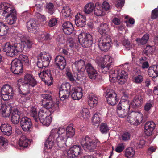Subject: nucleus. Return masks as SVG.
Here are the masks:
<instances>
[{
    "mask_svg": "<svg viewBox=\"0 0 158 158\" xmlns=\"http://www.w3.org/2000/svg\"><path fill=\"white\" fill-rule=\"evenodd\" d=\"M9 4L5 2L1 4V10L2 15L7 19V22L10 25L14 24L17 19L16 13L15 9L10 7Z\"/></svg>",
    "mask_w": 158,
    "mask_h": 158,
    "instance_id": "obj_1",
    "label": "nucleus"
},
{
    "mask_svg": "<svg viewBox=\"0 0 158 158\" xmlns=\"http://www.w3.org/2000/svg\"><path fill=\"white\" fill-rule=\"evenodd\" d=\"M110 80L113 82L116 80L120 84H124L128 78V74L125 71L114 70L110 71L109 74Z\"/></svg>",
    "mask_w": 158,
    "mask_h": 158,
    "instance_id": "obj_2",
    "label": "nucleus"
},
{
    "mask_svg": "<svg viewBox=\"0 0 158 158\" xmlns=\"http://www.w3.org/2000/svg\"><path fill=\"white\" fill-rule=\"evenodd\" d=\"M20 45L17 43L10 44L9 43H6L2 46V50L4 52L8 53V55L10 56H14L18 55Z\"/></svg>",
    "mask_w": 158,
    "mask_h": 158,
    "instance_id": "obj_3",
    "label": "nucleus"
},
{
    "mask_svg": "<svg viewBox=\"0 0 158 158\" xmlns=\"http://www.w3.org/2000/svg\"><path fill=\"white\" fill-rule=\"evenodd\" d=\"M51 59L50 54L44 52L40 53L38 58L37 65L40 68L47 67L49 65Z\"/></svg>",
    "mask_w": 158,
    "mask_h": 158,
    "instance_id": "obj_4",
    "label": "nucleus"
},
{
    "mask_svg": "<svg viewBox=\"0 0 158 158\" xmlns=\"http://www.w3.org/2000/svg\"><path fill=\"white\" fill-rule=\"evenodd\" d=\"M71 85L69 83L62 84L59 88V96L61 101L67 99L71 91Z\"/></svg>",
    "mask_w": 158,
    "mask_h": 158,
    "instance_id": "obj_5",
    "label": "nucleus"
},
{
    "mask_svg": "<svg viewBox=\"0 0 158 158\" xmlns=\"http://www.w3.org/2000/svg\"><path fill=\"white\" fill-rule=\"evenodd\" d=\"M143 117V114L141 112H133L128 115L127 120L131 124L138 125L142 122Z\"/></svg>",
    "mask_w": 158,
    "mask_h": 158,
    "instance_id": "obj_6",
    "label": "nucleus"
},
{
    "mask_svg": "<svg viewBox=\"0 0 158 158\" xmlns=\"http://www.w3.org/2000/svg\"><path fill=\"white\" fill-rule=\"evenodd\" d=\"M78 39L80 44L84 47H90L93 44L92 35L89 34H80Z\"/></svg>",
    "mask_w": 158,
    "mask_h": 158,
    "instance_id": "obj_7",
    "label": "nucleus"
},
{
    "mask_svg": "<svg viewBox=\"0 0 158 158\" xmlns=\"http://www.w3.org/2000/svg\"><path fill=\"white\" fill-rule=\"evenodd\" d=\"M13 96L11 87L8 84L4 85L1 89V97L5 101L11 99Z\"/></svg>",
    "mask_w": 158,
    "mask_h": 158,
    "instance_id": "obj_8",
    "label": "nucleus"
},
{
    "mask_svg": "<svg viewBox=\"0 0 158 158\" xmlns=\"http://www.w3.org/2000/svg\"><path fill=\"white\" fill-rule=\"evenodd\" d=\"M82 151L80 146L76 145L65 151L64 153L68 158H74L81 156L82 153Z\"/></svg>",
    "mask_w": 158,
    "mask_h": 158,
    "instance_id": "obj_9",
    "label": "nucleus"
},
{
    "mask_svg": "<svg viewBox=\"0 0 158 158\" xmlns=\"http://www.w3.org/2000/svg\"><path fill=\"white\" fill-rule=\"evenodd\" d=\"M112 43L110 36L106 35L102 37V40L99 41L98 46L101 50L106 51L110 49Z\"/></svg>",
    "mask_w": 158,
    "mask_h": 158,
    "instance_id": "obj_10",
    "label": "nucleus"
},
{
    "mask_svg": "<svg viewBox=\"0 0 158 158\" xmlns=\"http://www.w3.org/2000/svg\"><path fill=\"white\" fill-rule=\"evenodd\" d=\"M11 70L15 74H19L23 72L22 63L20 60L15 59L13 60L11 63Z\"/></svg>",
    "mask_w": 158,
    "mask_h": 158,
    "instance_id": "obj_11",
    "label": "nucleus"
},
{
    "mask_svg": "<svg viewBox=\"0 0 158 158\" xmlns=\"http://www.w3.org/2000/svg\"><path fill=\"white\" fill-rule=\"evenodd\" d=\"M105 96L108 103L111 105L116 104L118 100L117 98L116 94L112 89H107L106 92Z\"/></svg>",
    "mask_w": 158,
    "mask_h": 158,
    "instance_id": "obj_12",
    "label": "nucleus"
},
{
    "mask_svg": "<svg viewBox=\"0 0 158 158\" xmlns=\"http://www.w3.org/2000/svg\"><path fill=\"white\" fill-rule=\"evenodd\" d=\"M23 80V86L33 87L37 84V81L30 74H26L24 76Z\"/></svg>",
    "mask_w": 158,
    "mask_h": 158,
    "instance_id": "obj_13",
    "label": "nucleus"
},
{
    "mask_svg": "<svg viewBox=\"0 0 158 158\" xmlns=\"http://www.w3.org/2000/svg\"><path fill=\"white\" fill-rule=\"evenodd\" d=\"M113 61V59L108 55H104L102 57L98 56L96 58V61L98 65H112Z\"/></svg>",
    "mask_w": 158,
    "mask_h": 158,
    "instance_id": "obj_14",
    "label": "nucleus"
},
{
    "mask_svg": "<svg viewBox=\"0 0 158 158\" xmlns=\"http://www.w3.org/2000/svg\"><path fill=\"white\" fill-rule=\"evenodd\" d=\"M85 140V142L84 144L81 143L84 148L85 149L86 148L90 151H93L96 147L97 142L92 140L89 137H86Z\"/></svg>",
    "mask_w": 158,
    "mask_h": 158,
    "instance_id": "obj_15",
    "label": "nucleus"
},
{
    "mask_svg": "<svg viewBox=\"0 0 158 158\" xmlns=\"http://www.w3.org/2000/svg\"><path fill=\"white\" fill-rule=\"evenodd\" d=\"M20 123L22 129L25 131H29L32 126L31 120L27 117L22 118Z\"/></svg>",
    "mask_w": 158,
    "mask_h": 158,
    "instance_id": "obj_16",
    "label": "nucleus"
},
{
    "mask_svg": "<svg viewBox=\"0 0 158 158\" xmlns=\"http://www.w3.org/2000/svg\"><path fill=\"white\" fill-rule=\"evenodd\" d=\"M90 79H95L97 76V72L90 64L88 63L85 66V69Z\"/></svg>",
    "mask_w": 158,
    "mask_h": 158,
    "instance_id": "obj_17",
    "label": "nucleus"
},
{
    "mask_svg": "<svg viewBox=\"0 0 158 158\" xmlns=\"http://www.w3.org/2000/svg\"><path fill=\"white\" fill-rule=\"evenodd\" d=\"M33 44V42L28 38L22 40L21 43H17V44L20 45V49L19 50V52H22L24 49L26 50L30 49L31 47Z\"/></svg>",
    "mask_w": 158,
    "mask_h": 158,
    "instance_id": "obj_18",
    "label": "nucleus"
},
{
    "mask_svg": "<svg viewBox=\"0 0 158 158\" xmlns=\"http://www.w3.org/2000/svg\"><path fill=\"white\" fill-rule=\"evenodd\" d=\"M71 97L74 100H79L82 96V89L81 88H73L71 91Z\"/></svg>",
    "mask_w": 158,
    "mask_h": 158,
    "instance_id": "obj_19",
    "label": "nucleus"
},
{
    "mask_svg": "<svg viewBox=\"0 0 158 158\" xmlns=\"http://www.w3.org/2000/svg\"><path fill=\"white\" fill-rule=\"evenodd\" d=\"M75 22L76 25L79 27H83L86 24L85 17L80 13L75 16Z\"/></svg>",
    "mask_w": 158,
    "mask_h": 158,
    "instance_id": "obj_20",
    "label": "nucleus"
},
{
    "mask_svg": "<svg viewBox=\"0 0 158 158\" xmlns=\"http://www.w3.org/2000/svg\"><path fill=\"white\" fill-rule=\"evenodd\" d=\"M155 126V124L152 121H148L146 122L144 126V132L146 135L149 136L152 134Z\"/></svg>",
    "mask_w": 158,
    "mask_h": 158,
    "instance_id": "obj_21",
    "label": "nucleus"
},
{
    "mask_svg": "<svg viewBox=\"0 0 158 158\" xmlns=\"http://www.w3.org/2000/svg\"><path fill=\"white\" fill-rule=\"evenodd\" d=\"M56 64L60 69H64L66 65V61L64 57L58 55L55 58Z\"/></svg>",
    "mask_w": 158,
    "mask_h": 158,
    "instance_id": "obj_22",
    "label": "nucleus"
},
{
    "mask_svg": "<svg viewBox=\"0 0 158 158\" xmlns=\"http://www.w3.org/2000/svg\"><path fill=\"white\" fill-rule=\"evenodd\" d=\"M36 38L39 41H43L50 40L49 34L45 31H40L36 34Z\"/></svg>",
    "mask_w": 158,
    "mask_h": 158,
    "instance_id": "obj_23",
    "label": "nucleus"
},
{
    "mask_svg": "<svg viewBox=\"0 0 158 158\" xmlns=\"http://www.w3.org/2000/svg\"><path fill=\"white\" fill-rule=\"evenodd\" d=\"M39 77L43 81L52 80L50 71L49 70H43L38 73Z\"/></svg>",
    "mask_w": 158,
    "mask_h": 158,
    "instance_id": "obj_24",
    "label": "nucleus"
},
{
    "mask_svg": "<svg viewBox=\"0 0 158 158\" xmlns=\"http://www.w3.org/2000/svg\"><path fill=\"white\" fill-rule=\"evenodd\" d=\"M88 102L90 107H94L98 103V98L94 94L90 93L89 95Z\"/></svg>",
    "mask_w": 158,
    "mask_h": 158,
    "instance_id": "obj_25",
    "label": "nucleus"
},
{
    "mask_svg": "<svg viewBox=\"0 0 158 158\" xmlns=\"http://www.w3.org/2000/svg\"><path fill=\"white\" fill-rule=\"evenodd\" d=\"M12 127L8 124L6 123L2 124L1 125V131L4 135L9 136L12 133Z\"/></svg>",
    "mask_w": 158,
    "mask_h": 158,
    "instance_id": "obj_26",
    "label": "nucleus"
},
{
    "mask_svg": "<svg viewBox=\"0 0 158 158\" xmlns=\"http://www.w3.org/2000/svg\"><path fill=\"white\" fill-rule=\"evenodd\" d=\"M67 136H57L55 138V142L59 148H63L66 145V143L67 139Z\"/></svg>",
    "mask_w": 158,
    "mask_h": 158,
    "instance_id": "obj_27",
    "label": "nucleus"
},
{
    "mask_svg": "<svg viewBox=\"0 0 158 158\" xmlns=\"http://www.w3.org/2000/svg\"><path fill=\"white\" fill-rule=\"evenodd\" d=\"M54 132H52V134L50 133L49 136L47 139L45 143V147L47 149H50L52 148L54 145L55 142V137L53 136L52 134Z\"/></svg>",
    "mask_w": 158,
    "mask_h": 158,
    "instance_id": "obj_28",
    "label": "nucleus"
},
{
    "mask_svg": "<svg viewBox=\"0 0 158 158\" xmlns=\"http://www.w3.org/2000/svg\"><path fill=\"white\" fill-rule=\"evenodd\" d=\"M85 62L84 60L82 59L79 60L75 62L74 65L75 66L76 69L79 72H83L85 70Z\"/></svg>",
    "mask_w": 158,
    "mask_h": 158,
    "instance_id": "obj_29",
    "label": "nucleus"
},
{
    "mask_svg": "<svg viewBox=\"0 0 158 158\" xmlns=\"http://www.w3.org/2000/svg\"><path fill=\"white\" fill-rule=\"evenodd\" d=\"M20 113L17 108L13 110L11 114V121L14 124H17L19 122Z\"/></svg>",
    "mask_w": 158,
    "mask_h": 158,
    "instance_id": "obj_30",
    "label": "nucleus"
},
{
    "mask_svg": "<svg viewBox=\"0 0 158 158\" xmlns=\"http://www.w3.org/2000/svg\"><path fill=\"white\" fill-rule=\"evenodd\" d=\"M52 132H54V133H53V136L55 138H56V136H67L66 135V134L65 132V129L63 127H60L58 129L56 128L52 129L50 133L52 134Z\"/></svg>",
    "mask_w": 158,
    "mask_h": 158,
    "instance_id": "obj_31",
    "label": "nucleus"
},
{
    "mask_svg": "<svg viewBox=\"0 0 158 158\" xmlns=\"http://www.w3.org/2000/svg\"><path fill=\"white\" fill-rule=\"evenodd\" d=\"M98 30L100 34L104 36L109 31L108 25L106 23H102L98 27Z\"/></svg>",
    "mask_w": 158,
    "mask_h": 158,
    "instance_id": "obj_32",
    "label": "nucleus"
},
{
    "mask_svg": "<svg viewBox=\"0 0 158 158\" xmlns=\"http://www.w3.org/2000/svg\"><path fill=\"white\" fill-rule=\"evenodd\" d=\"M148 73L149 76L152 78H155L158 76V66L154 65L149 67Z\"/></svg>",
    "mask_w": 158,
    "mask_h": 158,
    "instance_id": "obj_33",
    "label": "nucleus"
},
{
    "mask_svg": "<svg viewBox=\"0 0 158 158\" xmlns=\"http://www.w3.org/2000/svg\"><path fill=\"white\" fill-rule=\"evenodd\" d=\"M28 109L30 115L33 118L35 122H38V120L39 119L37 118L38 113L37 109L34 106H32L29 107Z\"/></svg>",
    "mask_w": 158,
    "mask_h": 158,
    "instance_id": "obj_34",
    "label": "nucleus"
},
{
    "mask_svg": "<svg viewBox=\"0 0 158 158\" xmlns=\"http://www.w3.org/2000/svg\"><path fill=\"white\" fill-rule=\"evenodd\" d=\"M29 139L24 135H22L18 142V144L20 147L24 148L28 146L29 143Z\"/></svg>",
    "mask_w": 158,
    "mask_h": 158,
    "instance_id": "obj_35",
    "label": "nucleus"
},
{
    "mask_svg": "<svg viewBox=\"0 0 158 158\" xmlns=\"http://www.w3.org/2000/svg\"><path fill=\"white\" fill-rule=\"evenodd\" d=\"M130 103L127 100H121L117 106L119 108H123V109L129 110L130 108Z\"/></svg>",
    "mask_w": 158,
    "mask_h": 158,
    "instance_id": "obj_36",
    "label": "nucleus"
},
{
    "mask_svg": "<svg viewBox=\"0 0 158 158\" xmlns=\"http://www.w3.org/2000/svg\"><path fill=\"white\" fill-rule=\"evenodd\" d=\"M95 15L98 16H103L105 14V12L103 11L102 6L97 3L94 10Z\"/></svg>",
    "mask_w": 158,
    "mask_h": 158,
    "instance_id": "obj_37",
    "label": "nucleus"
},
{
    "mask_svg": "<svg viewBox=\"0 0 158 158\" xmlns=\"http://www.w3.org/2000/svg\"><path fill=\"white\" fill-rule=\"evenodd\" d=\"M10 107H8L6 104H2L1 108V113L3 117H8L10 116V112L8 110V108H9V110H10Z\"/></svg>",
    "mask_w": 158,
    "mask_h": 158,
    "instance_id": "obj_38",
    "label": "nucleus"
},
{
    "mask_svg": "<svg viewBox=\"0 0 158 158\" xmlns=\"http://www.w3.org/2000/svg\"><path fill=\"white\" fill-rule=\"evenodd\" d=\"M8 27L3 23H1V31L2 34L1 35V39H6L8 37L6 36L8 32Z\"/></svg>",
    "mask_w": 158,
    "mask_h": 158,
    "instance_id": "obj_39",
    "label": "nucleus"
},
{
    "mask_svg": "<svg viewBox=\"0 0 158 158\" xmlns=\"http://www.w3.org/2000/svg\"><path fill=\"white\" fill-rule=\"evenodd\" d=\"M143 102L142 96L140 95H138L135 96L131 104L134 106L135 107H136L140 106Z\"/></svg>",
    "mask_w": 158,
    "mask_h": 158,
    "instance_id": "obj_40",
    "label": "nucleus"
},
{
    "mask_svg": "<svg viewBox=\"0 0 158 158\" xmlns=\"http://www.w3.org/2000/svg\"><path fill=\"white\" fill-rule=\"evenodd\" d=\"M50 101L49 102H47L46 104L44 105V107L47 109H49L48 110L49 111L51 110V111L53 112L56 110V106H57V105L52 100Z\"/></svg>",
    "mask_w": 158,
    "mask_h": 158,
    "instance_id": "obj_41",
    "label": "nucleus"
},
{
    "mask_svg": "<svg viewBox=\"0 0 158 158\" xmlns=\"http://www.w3.org/2000/svg\"><path fill=\"white\" fill-rule=\"evenodd\" d=\"M48 115L47 116V117L41 119L40 122L43 125L47 126H48L50 124L52 121V117L50 111H48Z\"/></svg>",
    "mask_w": 158,
    "mask_h": 158,
    "instance_id": "obj_42",
    "label": "nucleus"
},
{
    "mask_svg": "<svg viewBox=\"0 0 158 158\" xmlns=\"http://www.w3.org/2000/svg\"><path fill=\"white\" fill-rule=\"evenodd\" d=\"M48 111H49L44 108H42L39 110L38 114L37 115V118L39 119L38 120V122L41 121V119L47 117V116L48 115Z\"/></svg>",
    "mask_w": 158,
    "mask_h": 158,
    "instance_id": "obj_43",
    "label": "nucleus"
},
{
    "mask_svg": "<svg viewBox=\"0 0 158 158\" xmlns=\"http://www.w3.org/2000/svg\"><path fill=\"white\" fill-rule=\"evenodd\" d=\"M62 15L65 17H69L72 15V12L70 8L68 6H64L61 11Z\"/></svg>",
    "mask_w": 158,
    "mask_h": 158,
    "instance_id": "obj_44",
    "label": "nucleus"
},
{
    "mask_svg": "<svg viewBox=\"0 0 158 158\" xmlns=\"http://www.w3.org/2000/svg\"><path fill=\"white\" fill-rule=\"evenodd\" d=\"M67 138L73 137L75 134V131L72 125L67 126L66 131Z\"/></svg>",
    "mask_w": 158,
    "mask_h": 158,
    "instance_id": "obj_45",
    "label": "nucleus"
},
{
    "mask_svg": "<svg viewBox=\"0 0 158 158\" xmlns=\"http://www.w3.org/2000/svg\"><path fill=\"white\" fill-rule=\"evenodd\" d=\"M27 27L29 31H31V29H36L37 24L35 20H30L27 23Z\"/></svg>",
    "mask_w": 158,
    "mask_h": 158,
    "instance_id": "obj_46",
    "label": "nucleus"
},
{
    "mask_svg": "<svg viewBox=\"0 0 158 158\" xmlns=\"http://www.w3.org/2000/svg\"><path fill=\"white\" fill-rule=\"evenodd\" d=\"M149 38V35L148 34H145L141 39L137 38L136 41L139 45H143L145 44Z\"/></svg>",
    "mask_w": 158,
    "mask_h": 158,
    "instance_id": "obj_47",
    "label": "nucleus"
},
{
    "mask_svg": "<svg viewBox=\"0 0 158 158\" xmlns=\"http://www.w3.org/2000/svg\"><path fill=\"white\" fill-rule=\"evenodd\" d=\"M102 117L100 113H96L92 117V122L94 124H99L102 121Z\"/></svg>",
    "mask_w": 158,
    "mask_h": 158,
    "instance_id": "obj_48",
    "label": "nucleus"
},
{
    "mask_svg": "<svg viewBox=\"0 0 158 158\" xmlns=\"http://www.w3.org/2000/svg\"><path fill=\"white\" fill-rule=\"evenodd\" d=\"M135 154V151L132 148H128L125 150V156L127 158H133Z\"/></svg>",
    "mask_w": 158,
    "mask_h": 158,
    "instance_id": "obj_49",
    "label": "nucleus"
},
{
    "mask_svg": "<svg viewBox=\"0 0 158 158\" xmlns=\"http://www.w3.org/2000/svg\"><path fill=\"white\" fill-rule=\"evenodd\" d=\"M94 7L95 6L93 3H88L85 7L84 12L86 14H89L93 11Z\"/></svg>",
    "mask_w": 158,
    "mask_h": 158,
    "instance_id": "obj_50",
    "label": "nucleus"
},
{
    "mask_svg": "<svg viewBox=\"0 0 158 158\" xmlns=\"http://www.w3.org/2000/svg\"><path fill=\"white\" fill-rule=\"evenodd\" d=\"M81 113L82 117L84 119L86 120L89 118V112L88 108H83Z\"/></svg>",
    "mask_w": 158,
    "mask_h": 158,
    "instance_id": "obj_51",
    "label": "nucleus"
},
{
    "mask_svg": "<svg viewBox=\"0 0 158 158\" xmlns=\"http://www.w3.org/2000/svg\"><path fill=\"white\" fill-rule=\"evenodd\" d=\"M155 50V47L154 46H148L144 49L143 52L148 56L152 53Z\"/></svg>",
    "mask_w": 158,
    "mask_h": 158,
    "instance_id": "obj_52",
    "label": "nucleus"
},
{
    "mask_svg": "<svg viewBox=\"0 0 158 158\" xmlns=\"http://www.w3.org/2000/svg\"><path fill=\"white\" fill-rule=\"evenodd\" d=\"M66 74L69 80L72 81H73L76 80L79 81L81 79L80 76H79V74L77 73L76 75L74 76L72 75L70 73L68 72Z\"/></svg>",
    "mask_w": 158,
    "mask_h": 158,
    "instance_id": "obj_53",
    "label": "nucleus"
},
{
    "mask_svg": "<svg viewBox=\"0 0 158 158\" xmlns=\"http://www.w3.org/2000/svg\"><path fill=\"white\" fill-rule=\"evenodd\" d=\"M128 110H126L123 109V108H119L118 106L117 107V113L118 116L121 118L125 117L127 114Z\"/></svg>",
    "mask_w": 158,
    "mask_h": 158,
    "instance_id": "obj_54",
    "label": "nucleus"
},
{
    "mask_svg": "<svg viewBox=\"0 0 158 158\" xmlns=\"http://www.w3.org/2000/svg\"><path fill=\"white\" fill-rule=\"evenodd\" d=\"M145 57L139 59V63L141 64L142 68L144 69L148 68L149 67V64L148 62L146 60Z\"/></svg>",
    "mask_w": 158,
    "mask_h": 158,
    "instance_id": "obj_55",
    "label": "nucleus"
},
{
    "mask_svg": "<svg viewBox=\"0 0 158 158\" xmlns=\"http://www.w3.org/2000/svg\"><path fill=\"white\" fill-rule=\"evenodd\" d=\"M54 6L53 4L51 3H49L47 4L46 5V9L48 13L51 15H52L54 12Z\"/></svg>",
    "mask_w": 158,
    "mask_h": 158,
    "instance_id": "obj_56",
    "label": "nucleus"
},
{
    "mask_svg": "<svg viewBox=\"0 0 158 158\" xmlns=\"http://www.w3.org/2000/svg\"><path fill=\"white\" fill-rule=\"evenodd\" d=\"M19 60L22 61V63L28 65L29 64V60L28 56L20 54L19 56Z\"/></svg>",
    "mask_w": 158,
    "mask_h": 158,
    "instance_id": "obj_57",
    "label": "nucleus"
},
{
    "mask_svg": "<svg viewBox=\"0 0 158 158\" xmlns=\"http://www.w3.org/2000/svg\"><path fill=\"white\" fill-rule=\"evenodd\" d=\"M131 137V134L128 132H125L121 135V138L122 140L124 142L127 141L130 139Z\"/></svg>",
    "mask_w": 158,
    "mask_h": 158,
    "instance_id": "obj_58",
    "label": "nucleus"
},
{
    "mask_svg": "<svg viewBox=\"0 0 158 158\" xmlns=\"http://www.w3.org/2000/svg\"><path fill=\"white\" fill-rule=\"evenodd\" d=\"M8 141L6 139L1 137V149L3 150L6 149L8 146Z\"/></svg>",
    "mask_w": 158,
    "mask_h": 158,
    "instance_id": "obj_59",
    "label": "nucleus"
},
{
    "mask_svg": "<svg viewBox=\"0 0 158 158\" xmlns=\"http://www.w3.org/2000/svg\"><path fill=\"white\" fill-rule=\"evenodd\" d=\"M100 129L101 132L102 133H107L109 131V129L107 124L105 123H102L100 127Z\"/></svg>",
    "mask_w": 158,
    "mask_h": 158,
    "instance_id": "obj_60",
    "label": "nucleus"
},
{
    "mask_svg": "<svg viewBox=\"0 0 158 158\" xmlns=\"http://www.w3.org/2000/svg\"><path fill=\"white\" fill-rule=\"evenodd\" d=\"M111 65H98L101 67V69L103 73H106L111 69Z\"/></svg>",
    "mask_w": 158,
    "mask_h": 158,
    "instance_id": "obj_61",
    "label": "nucleus"
},
{
    "mask_svg": "<svg viewBox=\"0 0 158 158\" xmlns=\"http://www.w3.org/2000/svg\"><path fill=\"white\" fill-rule=\"evenodd\" d=\"M41 97L43 98L42 100V104H43L44 102L47 100H52V97L50 95L48 94H42Z\"/></svg>",
    "mask_w": 158,
    "mask_h": 158,
    "instance_id": "obj_62",
    "label": "nucleus"
},
{
    "mask_svg": "<svg viewBox=\"0 0 158 158\" xmlns=\"http://www.w3.org/2000/svg\"><path fill=\"white\" fill-rule=\"evenodd\" d=\"M143 77L141 75H139L135 77L134 82L136 83H140L143 81Z\"/></svg>",
    "mask_w": 158,
    "mask_h": 158,
    "instance_id": "obj_63",
    "label": "nucleus"
},
{
    "mask_svg": "<svg viewBox=\"0 0 158 158\" xmlns=\"http://www.w3.org/2000/svg\"><path fill=\"white\" fill-rule=\"evenodd\" d=\"M153 105L150 102H148L146 103L144 106V110L145 112H148L151 110Z\"/></svg>",
    "mask_w": 158,
    "mask_h": 158,
    "instance_id": "obj_64",
    "label": "nucleus"
}]
</instances>
